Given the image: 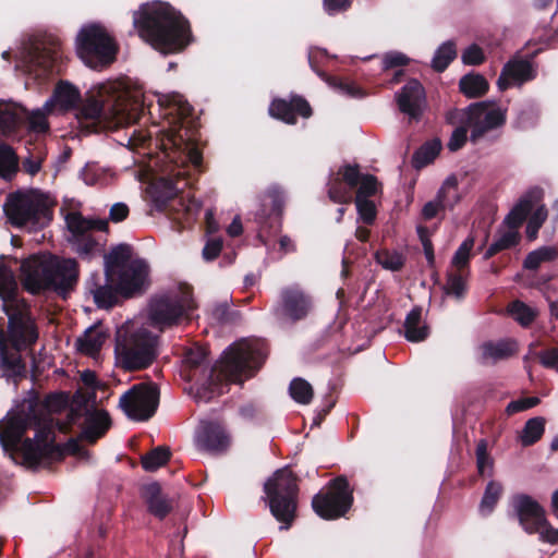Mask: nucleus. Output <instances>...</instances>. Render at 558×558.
Wrapping results in <instances>:
<instances>
[{
  "label": "nucleus",
  "mask_w": 558,
  "mask_h": 558,
  "mask_svg": "<svg viewBox=\"0 0 558 558\" xmlns=\"http://www.w3.org/2000/svg\"><path fill=\"white\" fill-rule=\"evenodd\" d=\"M80 99L78 89L69 83L62 82L56 87L52 97L45 102V109L53 110L58 107L60 110L68 111L75 108Z\"/></svg>",
  "instance_id": "nucleus-32"
},
{
  "label": "nucleus",
  "mask_w": 558,
  "mask_h": 558,
  "mask_svg": "<svg viewBox=\"0 0 558 558\" xmlns=\"http://www.w3.org/2000/svg\"><path fill=\"white\" fill-rule=\"evenodd\" d=\"M281 303L284 313L292 319L305 317L311 308L308 296L298 286L281 291Z\"/></svg>",
  "instance_id": "nucleus-29"
},
{
  "label": "nucleus",
  "mask_w": 558,
  "mask_h": 558,
  "mask_svg": "<svg viewBox=\"0 0 558 558\" xmlns=\"http://www.w3.org/2000/svg\"><path fill=\"white\" fill-rule=\"evenodd\" d=\"M264 492L271 514L282 523L281 529L288 530L295 519L298 507L296 477L289 469H281L274 473L264 485Z\"/></svg>",
  "instance_id": "nucleus-6"
},
{
  "label": "nucleus",
  "mask_w": 558,
  "mask_h": 558,
  "mask_svg": "<svg viewBox=\"0 0 558 558\" xmlns=\"http://www.w3.org/2000/svg\"><path fill=\"white\" fill-rule=\"evenodd\" d=\"M360 169L356 165H343L331 174L328 182V196L338 204L352 201V191L357 186Z\"/></svg>",
  "instance_id": "nucleus-20"
},
{
  "label": "nucleus",
  "mask_w": 558,
  "mask_h": 558,
  "mask_svg": "<svg viewBox=\"0 0 558 558\" xmlns=\"http://www.w3.org/2000/svg\"><path fill=\"white\" fill-rule=\"evenodd\" d=\"M509 314L522 326H529L537 312L521 301H514L508 306Z\"/></svg>",
  "instance_id": "nucleus-54"
},
{
  "label": "nucleus",
  "mask_w": 558,
  "mask_h": 558,
  "mask_svg": "<svg viewBox=\"0 0 558 558\" xmlns=\"http://www.w3.org/2000/svg\"><path fill=\"white\" fill-rule=\"evenodd\" d=\"M456 56L457 51L454 44L451 41L445 43L437 49L433 58V68L438 72H442Z\"/></svg>",
  "instance_id": "nucleus-55"
},
{
  "label": "nucleus",
  "mask_w": 558,
  "mask_h": 558,
  "mask_svg": "<svg viewBox=\"0 0 558 558\" xmlns=\"http://www.w3.org/2000/svg\"><path fill=\"white\" fill-rule=\"evenodd\" d=\"M17 283L10 268L0 262V298L3 301V308L7 304L23 302L15 299Z\"/></svg>",
  "instance_id": "nucleus-38"
},
{
  "label": "nucleus",
  "mask_w": 558,
  "mask_h": 558,
  "mask_svg": "<svg viewBox=\"0 0 558 558\" xmlns=\"http://www.w3.org/2000/svg\"><path fill=\"white\" fill-rule=\"evenodd\" d=\"M133 25L141 38L166 54L183 50L192 40L187 20L166 2L142 4L133 13Z\"/></svg>",
  "instance_id": "nucleus-2"
},
{
  "label": "nucleus",
  "mask_w": 558,
  "mask_h": 558,
  "mask_svg": "<svg viewBox=\"0 0 558 558\" xmlns=\"http://www.w3.org/2000/svg\"><path fill=\"white\" fill-rule=\"evenodd\" d=\"M77 117L107 128H119L135 122L138 113L121 85L107 82L88 92Z\"/></svg>",
  "instance_id": "nucleus-3"
},
{
  "label": "nucleus",
  "mask_w": 558,
  "mask_h": 558,
  "mask_svg": "<svg viewBox=\"0 0 558 558\" xmlns=\"http://www.w3.org/2000/svg\"><path fill=\"white\" fill-rule=\"evenodd\" d=\"M283 197L280 191L277 189L269 190L263 197V206L270 205L271 213L276 216H280L283 208Z\"/></svg>",
  "instance_id": "nucleus-59"
},
{
  "label": "nucleus",
  "mask_w": 558,
  "mask_h": 558,
  "mask_svg": "<svg viewBox=\"0 0 558 558\" xmlns=\"http://www.w3.org/2000/svg\"><path fill=\"white\" fill-rule=\"evenodd\" d=\"M397 104L401 112L411 119H418L425 107V90L416 80L408 82L396 95Z\"/></svg>",
  "instance_id": "nucleus-25"
},
{
  "label": "nucleus",
  "mask_w": 558,
  "mask_h": 558,
  "mask_svg": "<svg viewBox=\"0 0 558 558\" xmlns=\"http://www.w3.org/2000/svg\"><path fill=\"white\" fill-rule=\"evenodd\" d=\"M409 63V58L401 52H389L383 58V66L385 70L402 66Z\"/></svg>",
  "instance_id": "nucleus-62"
},
{
  "label": "nucleus",
  "mask_w": 558,
  "mask_h": 558,
  "mask_svg": "<svg viewBox=\"0 0 558 558\" xmlns=\"http://www.w3.org/2000/svg\"><path fill=\"white\" fill-rule=\"evenodd\" d=\"M541 202L542 199L533 206L536 207V209L532 213L527 221L526 236L530 241H534L537 238L538 230L548 217V211Z\"/></svg>",
  "instance_id": "nucleus-50"
},
{
  "label": "nucleus",
  "mask_w": 558,
  "mask_h": 558,
  "mask_svg": "<svg viewBox=\"0 0 558 558\" xmlns=\"http://www.w3.org/2000/svg\"><path fill=\"white\" fill-rule=\"evenodd\" d=\"M143 494L148 509L154 515L160 519L165 518L172 509L171 502L161 494L157 483L146 485Z\"/></svg>",
  "instance_id": "nucleus-35"
},
{
  "label": "nucleus",
  "mask_w": 558,
  "mask_h": 558,
  "mask_svg": "<svg viewBox=\"0 0 558 558\" xmlns=\"http://www.w3.org/2000/svg\"><path fill=\"white\" fill-rule=\"evenodd\" d=\"M192 108L187 101L180 95H173L169 98L168 114H178L182 120V125L177 130L172 128L169 133V140L171 143L181 147L184 145L183 150L186 153L187 160L195 167L198 168L202 165L203 156L199 149L191 143L187 137V132L183 133V119L191 114Z\"/></svg>",
  "instance_id": "nucleus-17"
},
{
  "label": "nucleus",
  "mask_w": 558,
  "mask_h": 558,
  "mask_svg": "<svg viewBox=\"0 0 558 558\" xmlns=\"http://www.w3.org/2000/svg\"><path fill=\"white\" fill-rule=\"evenodd\" d=\"M49 290L65 294L72 290L78 279V264L74 258L50 255Z\"/></svg>",
  "instance_id": "nucleus-19"
},
{
  "label": "nucleus",
  "mask_w": 558,
  "mask_h": 558,
  "mask_svg": "<svg viewBox=\"0 0 558 558\" xmlns=\"http://www.w3.org/2000/svg\"><path fill=\"white\" fill-rule=\"evenodd\" d=\"M466 137H468L466 129L463 126L457 128L450 136V140L448 142V148L451 151H457L465 144Z\"/></svg>",
  "instance_id": "nucleus-64"
},
{
  "label": "nucleus",
  "mask_w": 558,
  "mask_h": 558,
  "mask_svg": "<svg viewBox=\"0 0 558 558\" xmlns=\"http://www.w3.org/2000/svg\"><path fill=\"white\" fill-rule=\"evenodd\" d=\"M436 197L442 204L444 208H452L454 205H457L460 201L457 178H447L439 189Z\"/></svg>",
  "instance_id": "nucleus-43"
},
{
  "label": "nucleus",
  "mask_w": 558,
  "mask_h": 558,
  "mask_svg": "<svg viewBox=\"0 0 558 558\" xmlns=\"http://www.w3.org/2000/svg\"><path fill=\"white\" fill-rule=\"evenodd\" d=\"M77 54L92 69H102L116 59L118 46L107 29L98 24L83 27L76 39Z\"/></svg>",
  "instance_id": "nucleus-9"
},
{
  "label": "nucleus",
  "mask_w": 558,
  "mask_h": 558,
  "mask_svg": "<svg viewBox=\"0 0 558 558\" xmlns=\"http://www.w3.org/2000/svg\"><path fill=\"white\" fill-rule=\"evenodd\" d=\"M66 228L71 233L70 239H77L78 236H86L90 231L97 230L107 232L108 221L105 219H88L81 213L71 211L65 217Z\"/></svg>",
  "instance_id": "nucleus-31"
},
{
  "label": "nucleus",
  "mask_w": 558,
  "mask_h": 558,
  "mask_svg": "<svg viewBox=\"0 0 558 558\" xmlns=\"http://www.w3.org/2000/svg\"><path fill=\"white\" fill-rule=\"evenodd\" d=\"M460 92L469 98H477L488 90V82L481 74L464 75L459 82Z\"/></svg>",
  "instance_id": "nucleus-39"
},
{
  "label": "nucleus",
  "mask_w": 558,
  "mask_h": 558,
  "mask_svg": "<svg viewBox=\"0 0 558 558\" xmlns=\"http://www.w3.org/2000/svg\"><path fill=\"white\" fill-rule=\"evenodd\" d=\"M545 418L536 416L526 421L520 436V442L523 447H529L537 442L545 432Z\"/></svg>",
  "instance_id": "nucleus-40"
},
{
  "label": "nucleus",
  "mask_w": 558,
  "mask_h": 558,
  "mask_svg": "<svg viewBox=\"0 0 558 558\" xmlns=\"http://www.w3.org/2000/svg\"><path fill=\"white\" fill-rule=\"evenodd\" d=\"M538 403H539V399L537 397H527V398L518 399V400L511 401L507 405L506 412L509 415L515 414V413L529 410V409L537 405Z\"/></svg>",
  "instance_id": "nucleus-60"
},
{
  "label": "nucleus",
  "mask_w": 558,
  "mask_h": 558,
  "mask_svg": "<svg viewBox=\"0 0 558 558\" xmlns=\"http://www.w3.org/2000/svg\"><path fill=\"white\" fill-rule=\"evenodd\" d=\"M52 110H46L45 106L41 109L34 110L25 113L24 120L27 121V130L35 134H46L49 131V123L47 120L48 113Z\"/></svg>",
  "instance_id": "nucleus-46"
},
{
  "label": "nucleus",
  "mask_w": 558,
  "mask_h": 558,
  "mask_svg": "<svg viewBox=\"0 0 558 558\" xmlns=\"http://www.w3.org/2000/svg\"><path fill=\"white\" fill-rule=\"evenodd\" d=\"M527 534H538L541 542L558 545V529L549 522L547 514Z\"/></svg>",
  "instance_id": "nucleus-51"
},
{
  "label": "nucleus",
  "mask_w": 558,
  "mask_h": 558,
  "mask_svg": "<svg viewBox=\"0 0 558 558\" xmlns=\"http://www.w3.org/2000/svg\"><path fill=\"white\" fill-rule=\"evenodd\" d=\"M106 338L107 336L101 328L93 326L83 336L77 338L75 345L82 354L95 357L99 353Z\"/></svg>",
  "instance_id": "nucleus-34"
},
{
  "label": "nucleus",
  "mask_w": 558,
  "mask_h": 558,
  "mask_svg": "<svg viewBox=\"0 0 558 558\" xmlns=\"http://www.w3.org/2000/svg\"><path fill=\"white\" fill-rule=\"evenodd\" d=\"M74 252L83 259H92L104 253V245L96 240L92 234L86 236H78L77 239H70Z\"/></svg>",
  "instance_id": "nucleus-37"
},
{
  "label": "nucleus",
  "mask_w": 558,
  "mask_h": 558,
  "mask_svg": "<svg viewBox=\"0 0 558 558\" xmlns=\"http://www.w3.org/2000/svg\"><path fill=\"white\" fill-rule=\"evenodd\" d=\"M557 257L558 250L555 246H542L526 256L524 267L530 270H535L542 263L554 260Z\"/></svg>",
  "instance_id": "nucleus-45"
},
{
  "label": "nucleus",
  "mask_w": 558,
  "mask_h": 558,
  "mask_svg": "<svg viewBox=\"0 0 558 558\" xmlns=\"http://www.w3.org/2000/svg\"><path fill=\"white\" fill-rule=\"evenodd\" d=\"M222 250V240L214 238L207 241L203 248V257L206 260H213L217 258Z\"/></svg>",
  "instance_id": "nucleus-63"
},
{
  "label": "nucleus",
  "mask_w": 558,
  "mask_h": 558,
  "mask_svg": "<svg viewBox=\"0 0 558 558\" xmlns=\"http://www.w3.org/2000/svg\"><path fill=\"white\" fill-rule=\"evenodd\" d=\"M53 198L38 189L22 190L8 195L4 213L15 227L43 228L51 219Z\"/></svg>",
  "instance_id": "nucleus-4"
},
{
  "label": "nucleus",
  "mask_w": 558,
  "mask_h": 558,
  "mask_svg": "<svg viewBox=\"0 0 558 558\" xmlns=\"http://www.w3.org/2000/svg\"><path fill=\"white\" fill-rule=\"evenodd\" d=\"M28 429L35 432L34 438H26L19 448L25 466L37 468L60 456V450L54 444L52 418L43 407L37 405L31 407L27 412L8 414L0 426L2 446L5 449L15 448Z\"/></svg>",
  "instance_id": "nucleus-1"
},
{
  "label": "nucleus",
  "mask_w": 558,
  "mask_h": 558,
  "mask_svg": "<svg viewBox=\"0 0 558 558\" xmlns=\"http://www.w3.org/2000/svg\"><path fill=\"white\" fill-rule=\"evenodd\" d=\"M269 114L286 123L294 124L298 117L310 118L312 108L305 98L292 95L289 98L274 99L269 106Z\"/></svg>",
  "instance_id": "nucleus-22"
},
{
  "label": "nucleus",
  "mask_w": 558,
  "mask_h": 558,
  "mask_svg": "<svg viewBox=\"0 0 558 558\" xmlns=\"http://www.w3.org/2000/svg\"><path fill=\"white\" fill-rule=\"evenodd\" d=\"M195 445L201 450L219 453L227 450L230 438L220 423L202 421L195 433Z\"/></svg>",
  "instance_id": "nucleus-21"
},
{
  "label": "nucleus",
  "mask_w": 558,
  "mask_h": 558,
  "mask_svg": "<svg viewBox=\"0 0 558 558\" xmlns=\"http://www.w3.org/2000/svg\"><path fill=\"white\" fill-rule=\"evenodd\" d=\"M511 506L520 525L526 533L546 515L545 508L527 494L513 495Z\"/></svg>",
  "instance_id": "nucleus-24"
},
{
  "label": "nucleus",
  "mask_w": 558,
  "mask_h": 558,
  "mask_svg": "<svg viewBox=\"0 0 558 558\" xmlns=\"http://www.w3.org/2000/svg\"><path fill=\"white\" fill-rule=\"evenodd\" d=\"M291 398L300 404H308L314 396L313 387L303 378H294L289 387Z\"/></svg>",
  "instance_id": "nucleus-48"
},
{
  "label": "nucleus",
  "mask_w": 558,
  "mask_h": 558,
  "mask_svg": "<svg viewBox=\"0 0 558 558\" xmlns=\"http://www.w3.org/2000/svg\"><path fill=\"white\" fill-rule=\"evenodd\" d=\"M468 271L449 270L447 281L442 286L444 294L461 299L464 295L466 287Z\"/></svg>",
  "instance_id": "nucleus-42"
},
{
  "label": "nucleus",
  "mask_w": 558,
  "mask_h": 558,
  "mask_svg": "<svg viewBox=\"0 0 558 558\" xmlns=\"http://www.w3.org/2000/svg\"><path fill=\"white\" fill-rule=\"evenodd\" d=\"M462 61L469 65H478L484 61V52L477 45H471L468 47L462 56Z\"/></svg>",
  "instance_id": "nucleus-61"
},
{
  "label": "nucleus",
  "mask_w": 558,
  "mask_h": 558,
  "mask_svg": "<svg viewBox=\"0 0 558 558\" xmlns=\"http://www.w3.org/2000/svg\"><path fill=\"white\" fill-rule=\"evenodd\" d=\"M17 170V155L11 146L0 143V177L10 180L15 175Z\"/></svg>",
  "instance_id": "nucleus-41"
},
{
  "label": "nucleus",
  "mask_w": 558,
  "mask_h": 558,
  "mask_svg": "<svg viewBox=\"0 0 558 558\" xmlns=\"http://www.w3.org/2000/svg\"><path fill=\"white\" fill-rule=\"evenodd\" d=\"M376 262L385 269L397 271L404 265L403 256L398 252L379 251L375 254Z\"/></svg>",
  "instance_id": "nucleus-56"
},
{
  "label": "nucleus",
  "mask_w": 558,
  "mask_h": 558,
  "mask_svg": "<svg viewBox=\"0 0 558 558\" xmlns=\"http://www.w3.org/2000/svg\"><path fill=\"white\" fill-rule=\"evenodd\" d=\"M507 108L492 101H481L469 107L468 125L471 129L470 140L477 142L487 132L506 123Z\"/></svg>",
  "instance_id": "nucleus-15"
},
{
  "label": "nucleus",
  "mask_w": 558,
  "mask_h": 558,
  "mask_svg": "<svg viewBox=\"0 0 558 558\" xmlns=\"http://www.w3.org/2000/svg\"><path fill=\"white\" fill-rule=\"evenodd\" d=\"M196 307L189 286L180 289V295H168L150 302L148 317L150 325L160 331L180 324Z\"/></svg>",
  "instance_id": "nucleus-10"
},
{
  "label": "nucleus",
  "mask_w": 558,
  "mask_h": 558,
  "mask_svg": "<svg viewBox=\"0 0 558 558\" xmlns=\"http://www.w3.org/2000/svg\"><path fill=\"white\" fill-rule=\"evenodd\" d=\"M267 355L262 341H242L231 345L223 354L219 372L227 381L242 383L254 375Z\"/></svg>",
  "instance_id": "nucleus-7"
},
{
  "label": "nucleus",
  "mask_w": 558,
  "mask_h": 558,
  "mask_svg": "<svg viewBox=\"0 0 558 558\" xmlns=\"http://www.w3.org/2000/svg\"><path fill=\"white\" fill-rule=\"evenodd\" d=\"M441 148L440 142L434 141L423 145L415 154V161L421 165H427L435 159Z\"/></svg>",
  "instance_id": "nucleus-57"
},
{
  "label": "nucleus",
  "mask_w": 558,
  "mask_h": 558,
  "mask_svg": "<svg viewBox=\"0 0 558 558\" xmlns=\"http://www.w3.org/2000/svg\"><path fill=\"white\" fill-rule=\"evenodd\" d=\"M116 355L125 369L145 368L156 356L155 337L145 328L125 324L117 332Z\"/></svg>",
  "instance_id": "nucleus-5"
},
{
  "label": "nucleus",
  "mask_w": 558,
  "mask_h": 558,
  "mask_svg": "<svg viewBox=\"0 0 558 558\" xmlns=\"http://www.w3.org/2000/svg\"><path fill=\"white\" fill-rule=\"evenodd\" d=\"M476 468L481 476H492L494 473V460L488 453L487 441L478 440L475 450Z\"/></svg>",
  "instance_id": "nucleus-47"
},
{
  "label": "nucleus",
  "mask_w": 558,
  "mask_h": 558,
  "mask_svg": "<svg viewBox=\"0 0 558 558\" xmlns=\"http://www.w3.org/2000/svg\"><path fill=\"white\" fill-rule=\"evenodd\" d=\"M353 504V489L344 476H338L316 494L312 500L314 511L323 519L344 515Z\"/></svg>",
  "instance_id": "nucleus-11"
},
{
  "label": "nucleus",
  "mask_w": 558,
  "mask_h": 558,
  "mask_svg": "<svg viewBox=\"0 0 558 558\" xmlns=\"http://www.w3.org/2000/svg\"><path fill=\"white\" fill-rule=\"evenodd\" d=\"M502 493L504 487L501 483L496 481L488 482L480 504V511L485 515L489 514L494 510Z\"/></svg>",
  "instance_id": "nucleus-44"
},
{
  "label": "nucleus",
  "mask_w": 558,
  "mask_h": 558,
  "mask_svg": "<svg viewBox=\"0 0 558 558\" xmlns=\"http://www.w3.org/2000/svg\"><path fill=\"white\" fill-rule=\"evenodd\" d=\"M428 327L422 323V310L413 308L404 322V337L411 342H420L427 338Z\"/></svg>",
  "instance_id": "nucleus-36"
},
{
  "label": "nucleus",
  "mask_w": 558,
  "mask_h": 558,
  "mask_svg": "<svg viewBox=\"0 0 558 558\" xmlns=\"http://www.w3.org/2000/svg\"><path fill=\"white\" fill-rule=\"evenodd\" d=\"M4 312L9 317L8 338L12 349L17 351L32 347L38 339V331L29 308L25 302L7 304Z\"/></svg>",
  "instance_id": "nucleus-13"
},
{
  "label": "nucleus",
  "mask_w": 558,
  "mask_h": 558,
  "mask_svg": "<svg viewBox=\"0 0 558 558\" xmlns=\"http://www.w3.org/2000/svg\"><path fill=\"white\" fill-rule=\"evenodd\" d=\"M541 199H543V191L537 187L531 189L519 199L505 219L509 229L487 248L485 258H490L498 252L514 246L519 242L518 228L525 220L533 206Z\"/></svg>",
  "instance_id": "nucleus-12"
},
{
  "label": "nucleus",
  "mask_w": 558,
  "mask_h": 558,
  "mask_svg": "<svg viewBox=\"0 0 558 558\" xmlns=\"http://www.w3.org/2000/svg\"><path fill=\"white\" fill-rule=\"evenodd\" d=\"M50 255H35L21 265V281L24 289L33 294L49 290Z\"/></svg>",
  "instance_id": "nucleus-18"
},
{
  "label": "nucleus",
  "mask_w": 558,
  "mask_h": 558,
  "mask_svg": "<svg viewBox=\"0 0 558 558\" xmlns=\"http://www.w3.org/2000/svg\"><path fill=\"white\" fill-rule=\"evenodd\" d=\"M518 352L517 342L513 340H500L498 342H484L478 348V362L483 365L495 364L509 359Z\"/></svg>",
  "instance_id": "nucleus-30"
},
{
  "label": "nucleus",
  "mask_w": 558,
  "mask_h": 558,
  "mask_svg": "<svg viewBox=\"0 0 558 558\" xmlns=\"http://www.w3.org/2000/svg\"><path fill=\"white\" fill-rule=\"evenodd\" d=\"M355 189V199H368V197L376 195L380 191L381 184L375 175L362 174L360 172L359 184Z\"/></svg>",
  "instance_id": "nucleus-52"
},
{
  "label": "nucleus",
  "mask_w": 558,
  "mask_h": 558,
  "mask_svg": "<svg viewBox=\"0 0 558 558\" xmlns=\"http://www.w3.org/2000/svg\"><path fill=\"white\" fill-rule=\"evenodd\" d=\"M25 117V110L13 102L0 100V134L9 135L17 130Z\"/></svg>",
  "instance_id": "nucleus-33"
},
{
  "label": "nucleus",
  "mask_w": 558,
  "mask_h": 558,
  "mask_svg": "<svg viewBox=\"0 0 558 558\" xmlns=\"http://www.w3.org/2000/svg\"><path fill=\"white\" fill-rule=\"evenodd\" d=\"M534 76L535 72L530 61L513 59L504 66L497 85L500 90H506L512 83L521 85Z\"/></svg>",
  "instance_id": "nucleus-27"
},
{
  "label": "nucleus",
  "mask_w": 558,
  "mask_h": 558,
  "mask_svg": "<svg viewBox=\"0 0 558 558\" xmlns=\"http://www.w3.org/2000/svg\"><path fill=\"white\" fill-rule=\"evenodd\" d=\"M170 458V451L165 447H157L142 457V466L146 471H156L165 465Z\"/></svg>",
  "instance_id": "nucleus-53"
},
{
  "label": "nucleus",
  "mask_w": 558,
  "mask_h": 558,
  "mask_svg": "<svg viewBox=\"0 0 558 558\" xmlns=\"http://www.w3.org/2000/svg\"><path fill=\"white\" fill-rule=\"evenodd\" d=\"M20 352L9 349L5 333L0 328V376L14 381L25 376L26 365Z\"/></svg>",
  "instance_id": "nucleus-26"
},
{
  "label": "nucleus",
  "mask_w": 558,
  "mask_h": 558,
  "mask_svg": "<svg viewBox=\"0 0 558 558\" xmlns=\"http://www.w3.org/2000/svg\"><path fill=\"white\" fill-rule=\"evenodd\" d=\"M86 289L88 293L93 295L96 305L101 308L113 306L120 294L116 277H109L107 270L105 271V276L93 274L86 282Z\"/></svg>",
  "instance_id": "nucleus-23"
},
{
  "label": "nucleus",
  "mask_w": 558,
  "mask_h": 558,
  "mask_svg": "<svg viewBox=\"0 0 558 558\" xmlns=\"http://www.w3.org/2000/svg\"><path fill=\"white\" fill-rule=\"evenodd\" d=\"M106 258L107 274L116 277L121 295L131 296L143 288L148 274L147 265L132 259L128 245L112 248Z\"/></svg>",
  "instance_id": "nucleus-8"
},
{
  "label": "nucleus",
  "mask_w": 558,
  "mask_h": 558,
  "mask_svg": "<svg viewBox=\"0 0 558 558\" xmlns=\"http://www.w3.org/2000/svg\"><path fill=\"white\" fill-rule=\"evenodd\" d=\"M111 426L109 413L105 410L95 409L85 415L80 438L89 444H95Z\"/></svg>",
  "instance_id": "nucleus-28"
},
{
  "label": "nucleus",
  "mask_w": 558,
  "mask_h": 558,
  "mask_svg": "<svg viewBox=\"0 0 558 558\" xmlns=\"http://www.w3.org/2000/svg\"><path fill=\"white\" fill-rule=\"evenodd\" d=\"M62 43L54 35H43L36 37L27 50L25 62L28 71L43 70L48 72L54 63L61 58Z\"/></svg>",
  "instance_id": "nucleus-16"
},
{
  "label": "nucleus",
  "mask_w": 558,
  "mask_h": 558,
  "mask_svg": "<svg viewBox=\"0 0 558 558\" xmlns=\"http://www.w3.org/2000/svg\"><path fill=\"white\" fill-rule=\"evenodd\" d=\"M360 218L367 225H372L376 218L375 204L369 199H355Z\"/></svg>",
  "instance_id": "nucleus-58"
},
{
  "label": "nucleus",
  "mask_w": 558,
  "mask_h": 558,
  "mask_svg": "<svg viewBox=\"0 0 558 558\" xmlns=\"http://www.w3.org/2000/svg\"><path fill=\"white\" fill-rule=\"evenodd\" d=\"M474 246V238L469 236L466 238L461 245L456 251L452 260H451V267L454 268V270L458 271H468L469 262L471 258V252Z\"/></svg>",
  "instance_id": "nucleus-49"
},
{
  "label": "nucleus",
  "mask_w": 558,
  "mask_h": 558,
  "mask_svg": "<svg viewBox=\"0 0 558 558\" xmlns=\"http://www.w3.org/2000/svg\"><path fill=\"white\" fill-rule=\"evenodd\" d=\"M159 392L156 386L140 384L120 398L124 413L135 421H147L157 410Z\"/></svg>",
  "instance_id": "nucleus-14"
}]
</instances>
